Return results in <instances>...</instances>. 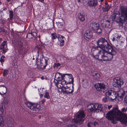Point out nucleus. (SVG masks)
I'll return each instance as SVG.
<instances>
[{"label":"nucleus","instance_id":"nucleus-48","mask_svg":"<svg viewBox=\"0 0 127 127\" xmlns=\"http://www.w3.org/2000/svg\"><path fill=\"white\" fill-rule=\"evenodd\" d=\"M38 0L39 1L42 2L44 0Z\"/></svg>","mask_w":127,"mask_h":127},{"label":"nucleus","instance_id":"nucleus-29","mask_svg":"<svg viewBox=\"0 0 127 127\" xmlns=\"http://www.w3.org/2000/svg\"><path fill=\"white\" fill-rule=\"evenodd\" d=\"M113 91L111 90H109L108 91H106L105 94L108 97L109 96L112 95V92Z\"/></svg>","mask_w":127,"mask_h":127},{"label":"nucleus","instance_id":"nucleus-60","mask_svg":"<svg viewBox=\"0 0 127 127\" xmlns=\"http://www.w3.org/2000/svg\"><path fill=\"white\" fill-rule=\"evenodd\" d=\"M68 84H67V85H67V86H69V85H68Z\"/></svg>","mask_w":127,"mask_h":127},{"label":"nucleus","instance_id":"nucleus-9","mask_svg":"<svg viewBox=\"0 0 127 127\" xmlns=\"http://www.w3.org/2000/svg\"><path fill=\"white\" fill-rule=\"evenodd\" d=\"M62 91L64 94H67V95H70V94H72L73 91V85L72 84L71 87L68 86L65 87L63 86L61 87Z\"/></svg>","mask_w":127,"mask_h":127},{"label":"nucleus","instance_id":"nucleus-28","mask_svg":"<svg viewBox=\"0 0 127 127\" xmlns=\"http://www.w3.org/2000/svg\"><path fill=\"white\" fill-rule=\"evenodd\" d=\"M4 125L3 119L1 115H0V126L2 127Z\"/></svg>","mask_w":127,"mask_h":127},{"label":"nucleus","instance_id":"nucleus-45","mask_svg":"<svg viewBox=\"0 0 127 127\" xmlns=\"http://www.w3.org/2000/svg\"><path fill=\"white\" fill-rule=\"evenodd\" d=\"M112 107V105H111L110 106H108V108L109 110L110 109V108H111Z\"/></svg>","mask_w":127,"mask_h":127},{"label":"nucleus","instance_id":"nucleus-41","mask_svg":"<svg viewBox=\"0 0 127 127\" xmlns=\"http://www.w3.org/2000/svg\"><path fill=\"white\" fill-rule=\"evenodd\" d=\"M102 100L104 102H106L108 101V100L107 98L106 97H105L104 98L102 99Z\"/></svg>","mask_w":127,"mask_h":127},{"label":"nucleus","instance_id":"nucleus-46","mask_svg":"<svg viewBox=\"0 0 127 127\" xmlns=\"http://www.w3.org/2000/svg\"><path fill=\"white\" fill-rule=\"evenodd\" d=\"M115 40V37H114L112 39V40L113 41H114Z\"/></svg>","mask_w":127,"mask_h":127},{"label":"nucleus","instance_id":"nucleus-3","mask_svg":"<svg viewBox=\"0 0 127 127\" xmlns=\"http://www.w3.org/2000/svg\"><path fill=\"white\" fill-rule=\"evenodd\" d=\"M121 14L118 11L114 12L112 15L113 19L118 20L120 23H123L124 21H127V7L123 6H120Z\"/></svg>","mask_w":127,"mask_h":127},{"label":"nucleus","instance_id":"nucleus-25","mask_svg":"<svg viewBox=\"0 0 127 127\" xmlns=\"http://www.w3.org/2000/svg\"><path fill=\"white\" fill-rule=\"evenodd\" d=\"M52 36V40H54L56 39L57 38H58L60 37L59 35H58V34L55 32H54L51 34Z\"/></svg>","mask_w":127,"mask_h":127},{"label":"nucleus","instance_id":"nucleus-19","mask_svg":"<svg viewBox=\"0 0 127 127\" xmlns=\"http://www.w3.org/2000/svg\"><path fill=\"white\" fill-rule=\"evenodd\" d=\"M7 88L4 85H0V93L1 95L5 94L6 92Z\"/></svg>","mask_w":127,"mask_h":127},{"label":"nucleus","instance_id":"nucleus-59","mask_svg":"<svg viewBox=\"0 0 127 127\" xmlns=\"http://www.w3.org/2000/svg\"><path fill=\"white\" fill-rule=\"evenodd\" d=\"M1 2L0 1V5H1Z\"/></svg>","mask_w":127,"mask_h":127},{"label":"nucleus","instance_id":"nucleus-62","mask_svg":"<svg viewBox=\"0 0 127 127\" xmlns=\"http://www.w3.org/2000/svg\"><path fill=\"white\" fill-rule=\"evenodd\" d=\"M103 0H101V1H103Z\"/></svg>","mask_w":127,"mask_h":127},{"label":"nucleus","instance_id":"nucleus-44","mask_svg":"<svg viewBox=\"0 0 127 127\" xmlns=\"http://www.w3.org/2000/svg\"><path fill=\"white\" fill-rule=\"evenodd\" d=\"M1 22L3 24H4L6 23V21L3 19H2L1 20Z\"/></svg>","mask_w":127,"mask_h":127},{"label":"nucleus","instance_id":"nucleus-35","mask_svg":"<svg viewBox=\"0 0 127 127\" xmlns=\"http://www.w3.org/2000/svg\"><path fill=\"white\" fill-rule=\"evenodd\" d=\"M44 97L45 98H47V99H49L50 98V96L49 95V93L48 92H46L45 93V95H44Z\"/></svg>","mask_w":127,"mask_h":127},{"label":"nucleus","instance_id":"nucleus-50","mask_svg":"<svg viewBox=\"0 0 127 127\" xmlns=\"http://www.w3.org/2000/svg\"><path fill=\"white\" fill-rule=\"evenodd\" d=\"M6 10V8L5 7H4V8H3V10Z\"/></svg>","mask_w":127,"mask_h":127},{"label":"nucleus","instance_id":"nucleus-40","mask_svg":"<svg viewBox=\"0 0 127 127\" xmlns=\"http://www.w3.org/2000/svg\"><path fill=\"white\" fill-rule=\"evenodd\" d=\"M46 99H43L42 100L40 101V103L41 104H43L45 101Z\"/></svg>","mask_w":127,"mask_h":127},{"label":"nucleus","instance_id":"nucleus-53","mask_svg":"<svg viewBox=\"0 0 127 127\" xmlns=\"http://www.w3.org/2000/svg\"><path fill=\"white\" fill-rule=\"evenodd\" d=\"M2 40V38H0V41H1Z\"/></svg>","mask_w":127,"mask_h":127},{"label":"nucleus","instance_id":"nucleus-43","mask_svg":"<svg viewBox=\"0 0 127 127\" xmlns=\"http://www.w3.org/2000/svg\"><path fill=\"white\" fill-rule=\"evenodd\" d=\"M92 124L94 125V126H95L96 125L98 124V122H94Z\"/></svg>","mask_w":127,"mask_h":127},{"label":"nucleus","instance_id":"nucleus-58","mask_svg":"<svg viewBox=\"0 0 127 127\" xmlns=\"http://www.w3.org/2000/svg\"><path fill=\"white\" fill-rule=\"evenodd\" d=\"M40 35H39V36H37V37H38L40 38Z\"/></svg>","mask_w":127,"mask_h":127},{"label":"nucleus","instance_id":"nucleus-14","mask_svg":"<svg viewBox=\"0 0 127 127\" xmlns=\"http://www.w3.org/2000/svg\"><path fill=\"white\" fill-rule=\"evenodd\" d=\"M93 35V33L92 32L89 30H87L85 34L84 38L86 40H88L92 37Z\"/></svg>","mask_w":127,"mask_h":127},{"label":"nucleus","instance_id":"nucleus-51","mask_svg":"<svg viewBox=\"0 0 127 127\" xmlns=\"http://www.w3.org/2000/svg\"><path fill=\"white\" fill-rule=\"evenodd\" d=\"M41 78L42 79H44V77L43 76H42Z\"/></svg>","mask_w":127,"mask_h":127},{"label":"nucleus","instance_id":"nucleus-64","mask_svg":"<svg viewBox=\"0 0 127 127\" xmlns=\"http://www.w3.org/2000/svg\"><path fill=\"white\" fill-rule=\"evenodd\" d=\"M20 127H23L22 126H21Z\"/></svg>","mask_w":127,"mask_h":127},{"label":"nucleus","instance_id":"nucleus-57","mask_svg":"<svg viewBox=\"0 0 127 127\" xmlns=\"http://www.w3.org/2000/svg\"><path fill=\"white\" fill-rule=\"evenodd\" d=\"M20 42V43H21V44H21V46H22V42Z\"/></svg>","mask_w":127,"mask_h":127},{"label":"nucleus","instance_id":"nucleus-36","mask_svg":"<svg viewBox=\"0 0 127 127\" xmlns=\"http://www.w3.org/2000/svg\"><path fill=\"white\" fill-rule=\"evenodd\" d=\"M5 58V56L4 55H2L0 58V62L1 63H2L4 62L5 60L4 59Z\"/></svg>","mask_w":127,"mask_h":127},{"label":"nucleus","instance_id":"nucleus-63","mask_svg":"<svg viewBox=\"0 0 127 127\" xmlns=\"http://www.w3.org/2000/svg\"><path fill=\"white\" fill-rule=\"evenodd\" d=\"M87 125H88V126L89 127V125L88 124Z\"/></svg>","mask_w":127,"mask_h":127},{"label":"nucleus","instance_id":"nucleus-23","mask_svg":"<svg viewBox=\"0 0 127 127\" xmlns=\"http://www.w3.org/2000/svg\"><path fill=\"white\" fill-rule=\"evenodd\" d=\"M65 79L66 80L67 83H68V84H72L73 85V79L74 78L73 77L72 78H65Z\"/></svg>","mask_w":127,"mask_h":127},{"label":"nucleus","instance_id":"nucleus-5","mask_svg":"<svg viewBox=\"0 0 127 127\" xmlns=\"http://www.w3.org/2000/svg\"><path fill=\"white\" fill-rule=\"evenodd\" d=\"M36 59V68L38 69H44L48 64V59L47 58H44L40 60L37 58Z\"/></svg>","mask_w":127,"mask_h":127},{"label":"nucleus","instance_id":"nucleus-49","mask_svg":"<svg viewBox=\"0 0 127 127\" xmlns=\"http://www.w3.org/2000/svg\"><path fill=\"white\" fill-rule=\"evenodd\" d=\"M61 38H62V39H63V38H64V36H62V35H61Z\"/></svg>","mask_w":127,"mask_h":127},{"label":"nucleus","instance_id":"nucleus-42","mask_svg":"<svg viewBox=\"0 0 127 127\" xmlns=\"http://www.w3.org/2000/svg\"><path fill=\"white\" fill-rule=\"evenodd\" d=\"M4 101H5V103L6 104H7L8 103V99H6V98L4 97Z\"/></svg>","mask_w":127,"mask_h":127},{"label":"nucleus","instance_id":"nucleus-11","mask_svg":"<svg viewBox=\"0 0 127 127\" xmlns=\"http://www.w3.org/2000/svg\"><path fill=\"white\" fill-rule=\"evenodd\" d=\"M123 84L124 81L122 79L119 77H116L114 79L113 85L114 87L120 88Z\"/></svg>","mask_w":127,"mask_h":127},{"label":"nucleus","instance_id":"nucleus-61","mask_svg":"<svg viewBox=\"0 0 127 127\" xmlns=\"http://www.w3.org/2000/svg\"><path fill=\"white\" fill-rule=\"evenodd\" d=\"M33 60H34V58H33Z\"/></svg>","mask_w":127,"mask_h":127},{"label":"nucleus","instance_id":"nucleus-22","mask_svg":"<svg viewBox=\"0 0 127 127\" xmlns=\"http://www.w3.org/2000/svg\"><path fill=\"white\" fill-rule=\"evenodd\" d=\"M97 2L96 0H90L89 2V4L90 6H95L97 4Z\"/></svg>","mask_w":127,"mask_h":127},{"label":"nucleus","instance_id":"nucleus-54","mask_svg":"<svg viewBox=\"0 0 127 127\" xmlns=\"http://www.w3.org/2000/svg\"><path fill=\"white\" fill-rule=\"evenodd\" d=\"M108 4V3L107 2H105V5H107Z\"/></svg>","mask_w":127,"mask_h":127},{"label":"nucleus","instance_id":"nucleus-7","mask_svg":"<svg viewBox=\"0 0 127 127\" xmlns=\"http://www.w3.org/2000/svg\"><path fill=\"white\" fill-rule=\"evenodd\" d=\"M85 115L83 111L78 112L75 119H73L72 121V123L75 124L78 123H81L84 121L85 119Z\"/></svg>","mask_w":127,"mask_h":127},{"label":"nucleus","instance_id":"nucleus-56","mask_svg":"<svg viewBox=\"0 0 127 127\" xmlns=\"http://www.w3.org/2000/svg\"><path fill=\"white\" fill-rule=\"evenodd\" d=\"M7 1L8 2H9V1H10L11 0H7Z\"/></svg>","mask_w":127,"mask_h":127},{"label":"nucleus","instance_id":"nucleus-32","mask_svg":"<svg viewBox=\"0 0 127 127\" xmlns=\"http://www.w3.org/2000/svg\"><path fill=\"white\" fill-rule=\"evenodd\" d=\"M64 79H65V78H72L73 77L72 75L71 74H64Z\"/></svg>","mask_w":127,"mask_h":127},{"label":"nucleus","instance_id":"nucleus-12","mask_svg":"<svg viewBox=\"0 0 127 127\" xmlns=\"http://www.w3.org/2000/svg\"><path fill=\"white\" fill-rule=\"evenodd\" d=\"M64 74H62L58 72L57 73L55 76V79L57 82V83H56V85L58 87V85H59V83L58 82L60 81L62 79L64 78Z\"/></svg>","mask_w":127,"mask_h":127},{"label":"nucleus","instance_id":"nucleus-38","mask_svg":"<svg viewBox=\"0 0 127 127\" xmlns=\"http://www.w3.org/2000/svg\"><path fill=\"white\" fill-rule=\"evenodd\" d=\"M105 20H104V18H103V19L101 20L100 21V23L103 27V24L104 23H105Z\"/></svg>","mask_w":127,"mask_h":127},{"label":"nucleus","instance_id":"nucleus-6","mask_svg":"<svg viewBox=\"0 0 127 127\" xmlns=\"http://www.w3.org/2000/svg\"><path fill=\"white\" fill-rule=\"evenodd\" d=\"M27 105L28 108L33 113H37L40 109V105L37 103H32L28 102Z\"/></svg>","mask_w":127,"mask_h":127},{"label":"nucleus","instance_id":"nucleus-20","mask_svg":"<svg viewBox=\"0 0 127 127\" xmlns=\"http://www.w3.org/2000/svg\"><path fill=\"white\" fill-rule=\"evenodd\" d=\"M125 92L123 89H121L118 92V95L120 98H122L124 96Z\"/></svg>","mask_w":127,"mask_h":127},{"label":"nucleus","instance_id":"nucleus-26","mask_svg":"<svg viewBox=\"0 0 127 127\" xmlns=\"http://www.w3.org/2000/svg\"><path fill=\"white\" fill-rule=\"evenodd\" d=\"M43 47V46L41 45H37L35 47V49H38L37 52L38 54V53L40 51V50Z\"/></svg>","mask_w":127,"mask_h":127},{"label":"nucleus","instance_id":"nucleus-33","mask_svg":"<svg viewBox=\"0 0 127 127\" xmlns=\"http://www.w3.org/2000/svg\"><path fill=\"white\" fill-rule=\"evenodd\" d=\"M9 72V71L8 70L5 69L3 72V75L4 76H7Z\"/></svg>","mask_w":127,"mask_h":127},{"label":"nucleus","instance_id":"nucleus-37","mask_svg":"<svg viewBox=\"0 0 127 127\" xmlns=\"http://www.w3.org/2000/svg\"><path fill=\"white\" fill-rule=\"evenodd\" d=\"M82 83L83 84H87L88 82V81L86 79H82Z\"/></svg>","mask_w":127,"mask_h":127},{"label":"nucleus","instance_id":"nucleus-31","mask_svg":"<svg viewBox=\"0 0 127 127\" xmlns=\"http://www.w3.org/2000/svg\"><path fill=\"white\" fill-rule=\"evenodd\" d=\"M9 15L10 17V20H12L13 17V12L12 10H9Z\"/></svg>","mask_w":127,"mask_h":127},{"label":"nucleus","instance_id":"nucleus-21","mask_svg":"<svg viewBox=\"0 0 127 127\" xmlns=\"http://www.w3.org/2000/svg\"><path fill=\"white\" fill-rule=\"evenodd\" d=\"M105 22L103 24V27L106 28H110L111 25L110 24V21L108 20H105Z\"/></svg>","mask_w":127,"mask_h":127},{"label":"nucleus","instance_id":"nucleus-16","mask_svg":"<svg viewBox=\"0 0 127 127\" xmlns=\"http://www.w3.org/2000/svg\"><path fill=\"white\" fill-rule=\"evenodd\" d=\"M13 122V119L11 117H7L6 120L7 126L6 127H12V125Z\"/></svg>","mask_w":127,"mask_h":127},{"label":"nucleus","instance_id":"nucleus-1","mask_svg":"<svg viewBox=\"0 0 127 127\" xmlns=\"http://www.w3.org/2000/svg\"><path fill=\"white\" fill-rule=\"evenodd\" d=\"M96 44L98 47H93L91 52L93 57L99 61H111L116 54L115 50L104 38L99 39L96 42Z\"/></svg>","mask_w":127,"mask_h":127},{"label":"nucleus","instance_id":"nucleus-39","mask_svg":"<svg viewBox=\"0 0 127 127\" xmlns=\"http://www.w3.org/2000/svg\"><path fill=\"white\" fill-rule=\"evenodd\" d=\"M64 40L63 39L61 40L60 41V45L61 46H63L64 45Z\"/></svg>","mask_w":127,"mask_h":127},{"label":"nucleus","instance_id":"nucleus-2","mask_svg":"<svg viewBox=\"0 0 127 127\" xmlns=\"http://www.w3.org/2000/svg\"><path fill=\"white\" fill-rule=\"evenodd\" d=\"M127 111V107L123 108L121 111L118 108H115L107 113L106 117L108 120L111 121L113 124L116 123L118 120L126 123L127 122V114L124 113H125Z\"/></svg>","mask_w":127,"mask_h":127},{"label":"nucleus","instance_id":"nucleus-15","mask_svg":"<svg viewBox=\"0 0 127 127\" xmlns=\"http://www.w3.org/2000/svg\"><path fill=\"white\" fill-rule=\"evenodd\" d=\"M37 33L35 32H29L27 35L26 37L28 38L31 39L33 38V39H35L36 38Z\"/></svg>","mask_w":127,"mask_h":127},{"label":"nucleus","instance_id":"nucleus-10","mask_svg":"<svg viewBox=\"0 0 127 127\" xmlns=\"http://www.w3.org/2000/svg\"><path fill=\"white\" fill-rule=\"evenodd\" d=\"M90 26L93 31L95 32L100 33L102 32V30L98 23L95 22L92 23L90 24Z\"/></svg>","mask_w":127,"mask_h":127},{"label":"nucleus","instance_id":"nucleus-4","mask_svg":"<svg viewBox=\"0 0 127 127\" xmlns=\"http://www.w3.org/2000/svg\"><path fill=\"white\" fill-rule=\"evenodd\" d=\"M87 108L90 111L98 112L102 111L103 106L99 103H93L88 105Z\"/></svg>","mask_w":127,"mask_h":127},{"label":"nucleus","instance_id":"nucleus-13","mask_svg":"<svg viewBox=\"0 0 127 127\" xmlns=\"http://www.w3.org/2000/svg\"><path fill=\"white\" fill-rule=\"evenodd\" d=\"M0 49H2V53H5L7 50V42L4 41L0 45Z\"/></svg>","mask_w":127,"mask_h":127},{"label":"nucleus","instance_id":"nucleus-55","mask_svg":"<svg viewBox=\"0 0 127 127\" xmlns=\"http://www.w3.org/2000/svg\"><path fill=\"white\" fill-rule=\"evenodd\" d=\"M80 0H78V2H80Z\"/></svg>","mask_w":127,"mask_h":127},{"label":"nucleus","instance_id":"nucleus-47","mask_svg":"<svg viewBox=\"0 0 127 127\" xmlns=\"http://www.w3.org/2000/svg\"><path fill=\"white\" fill-rule=\"evenodd\" d=\"M43 96V94H41L40 95V97H42Z\"/></svg>","mask_w":127,"mask_h":127},{"label":"nucleus","instance_id":"nucleus-24","mask_svg":"<svg viewBox=\"0 0 127 127\" xmlns=\"http://www.w3.org/2000/svg\"><path fill=\"white\" fill-rule=\"evenodd\" d=\"M92 76L94 77V78L97 79L99 77V74L96 71H94L92 73Z\"/></svg>","mask_w":127,"mask_h":127},{"label":"nucleus","instance_id":"nucleus-52","mask_svg":"<svg viewBox=\"0 0 127 127\" xmlns=\"http://www.w3.org/2000/svg\"><path fill=\"white\" fill-rule=\"evenodd\" d=\"M3 12L2 11H0V13H1Z\"/></svg>","mask_w":127,"mask_h":127},{"label":"nucleus","instance_id":"nucleus-18","mask_svg":"<svg viewBox=\"0 0 127 127\" xmlns=\"http://www.w3.org/2000/svg\"><path fill=\"white\" fill-rule=\"evenodd\" d=\"M59 30L61 31L63 30L64 28V26L63 20L61 22H58L56 23Z\"/></svg>","mask_w":127,"mask_h":127},{"label":"nucleus","instance_id":"nucleus-17","mask_svg":"<svg viewBox=\"0 0 127 127\" xmlns=\"http://www.w3.org/2000/svg\"><path fill=\"white\" fill-rule=\"evenodd\" d=\"M78 18L81 21H83L85 20V14L84 12H81L78 14Z\"/></svg>","mask_w":127,"mask_h":127},{"label":"nucleus","instance_id":"nucleus-8","mask_svg":"<svg viewBox=\"0 0 127 127\" xmlns=\"http://www.w3.org/2000/svg\"><path fill=\"white\" fill-rule=\"evenodd\" d=\"M95 86L97 90L101 92L102 94L104 93L108 88L107 85L103 83H96L95 85Z\"/></svg>","mask_w":127,"mask_h":127},{"label":"nucleus","instance_id":"nucleus-34","mask_svg":"<svg viewBox=\"0 0 127 127\" xmlns=\"http://www.w3.org/2000/svg\"><path fill=\"white\" fill-rule=\"evenodd\" d=\"M4 112L3 108L2 105H0V114H3Z\"/></svg>","mask_w":127,"mask_h":127},{"label":"nucleus","instance_id":"nucleus-30","mask_svg":"<svg viewBox=\"0 0 127 127\" xmlns=\"http://www.w3.org/2000/svg\"><path fill=\"white\" fill-rule=\"evenodd\" d=\"M64 79H62L61 81V84L62 85V86L64 85H67L68 84V83H67V82L65 79H64Z\"/></svg>","mask_w":127,"mask_h":127},{"label":"nucleus","instance_id":"nucleus-27","mask_svg":"<svg viewBox=\"0 0 127 127\" xmlns=\"http://www.w3.org/2000/svg\"><path fill=\"white\" fill-rule=\"evenodd\" d=\"M110 8L109 5L106 6L104 7H102V9L103 11H107L109 10Z\"/></svg>","mask_w":127,"mask_h":127}]
</instances>
